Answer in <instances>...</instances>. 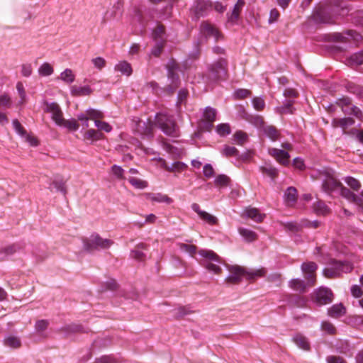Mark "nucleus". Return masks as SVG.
Wrapping results in <instances>:
<instances>
[{
    "instance_id": "nucleus-1",
    "label": "nucleus",
    "mask_w": 363,
    "mask_h": 363,
    "mask_svg": "<svg viewBox=\"0 0 363 363\" xmlns=\"http://www.w3.org/2000/svg\"><path fill=\"white\" fill-rule=\"evenodd\" d=\"M230 274L226 280L229 283L236 284L240 282L243 277L248 279H254L256 277H261L264 274V269H257L250 272H247L244 268L239 266H232L228 268Z\"/></svg>"
},
{
    "instance_id": "nucleus-2",
    "label": "nucleus",
    "mask_w": 363,
    "mask_h": 363,
    "mask_svg": "<svg viewBox=\"0 0 363 363\" xmlns=\"http://www.w3.org/2000/svg\"><path fill=\"white\" fill-rule=\"evenodd\" d=\"M156 123L167 135L174 138L179 136V128L172 116L164 113H158L156 115Z\"/></svg>"
},
{
    "instance_id": "nucleus-3",
    "label": "nucleus",
    "mask_w": 363,
    "mask_h": 363,
    "mask_svg": "<svg viewBox=\"0 0 363 363\" xmlns=\"http://www.w3.org/2000/svg\"><path fill=\"white\" fill-rule=\"evenodd\" d=\"M352 269L353 266L349 262H340L331 259L329 266L323 269V274L327 278H335L342 273L350 272Z\"/></svg>"
},
{
    "instance_id": "nucleus-4",
    "label": "nucleus",
    "mask_w": 363,
    "mask_h": 363,
    "mask_svg": "<svg viewBox=\"0 0 363 363\" xmlns=\"http://www.w3.org/2000/svg\"><path fill=\"white\" fill-rule=\"evenodd\" d=\"M113 244V241L103 238L97 233H93L84 242V249L91 252L95 250H104L109 248Z\"/></svg>"
},
{
    "instance_id": "nucleus-5",
    "label": "nucleus",
    "mask_w": 363,
    "mask_h": 363,
    "mask_svg": "<svg viewBox=\"0 0 363 363\" xmlns=\"http://www.w3.org/2000/svg\"><path fill=\"white\" fill-rule=\"evenodd\" d=\"M199 255L205 259L203 265L210 272L215 274H219L221 272V268L212 262L220 263L218 256L212 250H201L199 251Z\"/></svg>"
},
{
    "instance_id": "nucleus-6",
    "label": "nucleus",
    "mask_w": 363,
    "mask_h": 363,
    "mask_svg": "<svg viewBox=\"0 0 363 363\" xmlns=\"http://www.w3.org/2000/svg\"><path fill=\"white\" fill-rule=\"evenodd\" d=\"M313 300L319 306L326 305L333 301V294L330 289L321 286L314 291Z\"/></svg>"
},
{
    "instance_id": "nucleus-7",
    "label": "nucleus",
    "mask_w": 363,
    "mask_h": 363,
    "mask_svg": "<svg viewBox=\"0 0 363 363\" xmlns=\"http://www.w3.org/2000/svg\"><path fill=\"white\" fill-rule=\"evenodd\" d=\"M301 268L307 279L308 286H313L315 284V272L318 265L313 262H308L303 263Z\"/></svg>"
},
{
    "instance_id": "nucleus-8",
    "label": "nucleus",
    "mask_w": 363,
    "mask_h": 363,
    "mask_svg": "<svg viewBox=\"0 0 363 363\" xmlns=\"http://www.w3.org/2000/svg\"><path fill=\"white\" fill-rule=\"evenodd\" d=\"M332 39L336 42L347 43L351 40L354 43H359L362 40V36L354 30H348L345 33H335L331 36Z\"/></svg>"
},
{
    "instance_id": "nucleus-9",
    "label": "nucleus",
    "mask_w": 363,
    "mask_h": 363,
    "mask_svg": "<svg viewBox=\"0 0 363 363\" xmlns=\"http://www.w3.org/2000/svg\"><path fill=\"white\" fill-rule=\"evenodd\" d=\"M166 67L167 69L168 78L171 81L169 88L170 90L173 91L178 86L179 84V76L176 72L179 69V66L174 60H170Z\"/></svg>"
},
{
    "instance_id": "nucleus-10",
    "label": "nucleus",
    "mask_w": 363,
    "mask_h": 363,
    "mask_svg": "<svg viewBox=\"0 0 363 363\" xmlns=\"http://www.w3.org/2000/svg\"><path fill=\"white\" fill-rule=\"evenodd\" d=\"M200 32L206 38H213L216 41L223 37L218 29L208 22H203L201 24Z\"/></svg>"
},
{
    "instance_id": "nucleus-11",
    "label": "nucleus",
    "mask_w": 363,
    "mask_h": 363,
    "mask_svg": "<svg viewBox=\"0 0 363 363\" xmlns=\"http://www.w3.org/2000/svg\"><path fill=\"white\" fill-rule=\"evenodd\" d=\"M226 61L223 59H219L213 63L210 68L212 77L216 79H223L226 74Z\"/></svg>"
},
{
    "instance_id": "nucleus-12",
    "label": "nucleus",
    "mask_w": 363,
    "mask_h": 363,
    "mask_svg": "<svg viewBox=\"0 0 363 363\" xmlns=\"http://www.w3.org/2000/svg\"><path fill=\"white\" fill-rule=\"evenodd\" d=\"M45 111L51 114V118L56 125H58L62 123V120L64 118L63 113L60 106L57 103L46 102Z\"/></svg>"
},
{
    "instance_id": "nucleus-13",
    "label": "nucleus",
    "mask_w": 363,
    "mask_h": 363,
    "mask_svg": "<svg viewBox=\"0 0 363 363\" xmlns=\"http://www.w3.org/2000/svg\"><path fill=\"white\" fill-rule=\"evenodd\" d=\"M212 4L208 1L199 0L196 1L192 10L195 15V18L204 16L211 10Z\"/></svg>"
},
{
    "instance_id": "nucleus-14",
    "label": "nucleus",
    "mask_w": 363,
    "mask_h": 363,
    "mask_svg": "<svg viewBox=\"0 0 363 363\" xmlns=\"http://www.w3.org/2000/svg\"><path fill=\"white\" fill-rule=\"evenodd\" d=\"M341 195L349 201L356 203L363 211V191L359 196H357L352 193L350 189L342 186H340Z\"/></svg>"
},
{
    "instance_id": "nucleus-15",
    "label": "nucleus",
    "mask_w": 363,
    "mask_h": 363,
    "mask_svg": "<svg viewBox=\"0 0 363 363\" xmlns=\"http://www.w3.org/2000/svg\"><path fill=\"white\" fill-rule=\"evenodd\" d=\"M216 110L212 107H206L203 113V118L206 121L203 123V125L201 127L202 129L206 131H210L213 128V123L216 121Z\"/></svg>"
},
{
    "instance_id": "nucleus-16",
    "label": "nucleus",
    "mask_w": 363,
    "mask_h": 363,
    "mask_svg": "<svg viewBox=\"0 0 363 363\" xmlns=\"http://www.w3.org/2000/svg\"><path fill=\"white\" fill-rule=\"evenodd\" d=\"M268 153L279 164L284 166L289 164L290 155L286 151L272 147L268 150Z\"/></svg>"
},
{
    "instance_id": "nucleus-17",
    "label": "nucleus",
    "mask_w": 363,
    "mask_h": 363,
    "mask_svg": "<svg viewBox=\"0 0 363 363\" xmlns=\"http://www.w3.org/2000/svg\"><path fill=\"white\" fill-rule=\"evenodd\" d=\"M262 132L265 137L268 138L272 142H275L281 138L280 130L272 125H266L263 127Z\"/></svg>"
},
{
    "instance_id": "nucleus-18",
    "label": "nucleus",
    "mask_w": 363,
    "mask_h": 363,
    "mask_svg": "<svg viewBox=\"0 0 363 363\" xmlns=\"http://www.w3.org/2000/svg\"><path fill=\"white\" fill-rule=\"evenodd\" d=\"M354 123V119L352 118H333L332 121V126L335 128H340L342 129L343 132H345V130L352 126Z\"/></svg>"
},
{
    "instance_id": "nucleus-19",
    "label": "nucleus",
    "mask_w": 363,
    "mask_h": 363,
    "mask_svg": "<svg viewBox=\"0 0 363 363\" xmlns=\"http://www.w3.org/2000/svg\"><path fill=\"white\" fill-rule=\"evenodd\" d=\"M145 198L152 202L166 203L170 204L173 200L165 194L161 193H146Z\"/></svg>"
},
{
    "instance_id": "nucleus-20",
    "label": "nucleus",
    "mask_w": 363,
    "mask_h": 363,
    "mask_svg": "<svg viewBox=\"0 0 363 363\" xmlns=\"http://www.w3.org/2000/svg\"><path fill=\"white\" fill-rule=\"evenodd\" d=\"M346 313V308L342 303L333 305L328 308V315L333 318H337Z\"/></svg>"
},
{
    "instance_id": "nucleus-21",
    "label": "nucleus",
    "mask_w": 363,
    "mask_h": 363,
    "mask_svg": "<svg viewBox=\"0 0 363 363\" xmlns=\"http://www.w3.org/2000/svg\"><path fill=\"white\" fill-rule=\"evenodd\" d=\"M345 64L350 67L363 65V50L347 57L345 59Z\"/></svg>"
},
{
    "instance_id": "nucleus-22",
    "label": "nucleus",
    "mask_w": 363,
    "mask_h": 363,
    "mask_svg": "<svg viewBox=\"0 0 363 363\" xmlns=\"http://www.w3.org/2000/svg\"><path fill=\"white\" fill-rule=\"evenodd\" d=\"M341 183L333 177L327 178L323 183V189L326 193H331L335 189H339Z\"/></svg>"
},
{
    "instance_id": "nucleus-23",
    "label": "nucleus",
    "mask_w": 363,
    "mask_h": 363,
    "mask_svg": "<svg viewBox=\"0 0 363 363\" xmlns=\"http://www.w3.org/2000/svg\"><path fill=\"white\" fill-rule=\"evenodd\" d=\"M284 199L287 206L294 205L297 200V191L296 188L292 186L287 188L284 193Z\"/></svg>"
},
{
    "instance_id": "nucleus-24",
    "label": "nucleus",
    "mask_w": 363,
    "mask_h": 363,
    "mask_svg": "<svg viewBox=\"0 0 363 363\" xmlns=\"http://www.w3.org/2000/svg\"><path fill=\"white\" fill-rule=\"evenodd\" d=\"M244 5V0H238L237 3L233 7L232 13L230 15L228 16V20L229 22L234 23L238 19L240 11L242 10Z\"/></svg>"
},
{
    "instance_id": "nucleus-25",
    "label": "nucleus",
    "mask_w": 363,
    "mask_h": 363,
    "mask_svg": "<svg viewBox=\"0 0 363 363\" xmlns=\"http://www.w3.org/2000/svg\"><path fill=\"white\" fill-rule=\"evenodd\" d=\"M245 212L247 217L251 218L257 223L262 222L266 216L265 214L260 213L259 211L255 208H246Z\"/></svg>"
},
{
    "instance_id": "nucleus-26",
    "label": "nucleus",
    "mask_w": 363,
    "mask_h": 363,
    "mask_svg": "<svg viewBox=\"0 0 363 363\" xmlns=\"http://www.w3.org/2000/svg\"><path fill=\"white\" fill-rule=\"evenodd\" d=\"M92 89L89 86H72L71 87V94L74 96H87L91 94Z\"/></svg>"
},
{
    "instance_id": "nucleus-27",
    "label": "nucleus",
    "mask_w": 363,
    "mask_h": 363,
    "mask_svg": "<svg viewBox=\"0 0 363 363\" xmlns=\"http://www.w3.org/2000/svg\"><path fill=\"white\" fill-rule=\"evenodd\" d=\"M115 70L117 72H120L122 74L130 76L133 69L130 63L126 61H120L115 65Z\"/></svg>"
},
{
    "instance_id": "nucleus-28",
    "label": "nucleus",
    "mask_w": 363,
    "mask_h": 363,
    "mask_svg": "<svg viewBox=\"0 0 363 363\" xmlns=\"http://www.w3.org/2000/svg\"><path fill=\"white\" fill-rule=\"evenodd\" d=\"M307 285L308 284H306V283L300 279H292L289 282L290 288L300 293H303L306 291Z\"/></svg>"
},
{
    "instance_id": "nucleus-29",
    "label": "nucleus",
    "mask_w": 363,
    "mask_h": 363,
    "mask_svg": "<svg viewBox=\"0 0 363 363\" xmlns=\"http://www.w3.org/2000/svg\"><path fill=\"white\" fill-rule=\"evenodd\" d=\"M238 232L246 242H253L257 238V233L252 230L245 228H240L238 229Z\"/></svg>"
},
{
    "instance_id": "nucleus-30",
    "label": "nucleus",
    "mask_w": 363,
    "mask_h": 363,
    "mask_svg": "<svg viewBox=\"0 0 363 363\" xmlns=\"http://www.w3.org/2000/svg\"><path fill=\"white\" fill-rule=\"evenodd\" d=\"M293 340L295 344L300 348L304 350H308L310 349V344L307 338L301 334H297L293 337Z\"/></svg>"
},
{
    "instance_id": "nucleus-31",
    "label": "nucleus",
    "mask_w": 363,
    "mask_h": 363,
    "mask_svg": "<svg viewBox=\"0 0 363 363\" xmlns=\"http://www.w3.org/2000/svg\"><path fill=\"white\" fill-rule=\"evenodd\" d=\"M4 344L6 347H11L12 349H16L21 346V341L18 337L9 335L5 337L4 340Z\"/></svg>"
},
{
    "instance_id": "nucleus-32",
    "label": "nucleus",
    "mask_w": 363,
    "mask_h": 363,
    "mask_svg": "<svg viewBox=\"0 0 363 363\" xmlns=\"http://www.w3.org/2000/svg\"><path fill=\"white\" fill-rule=\"evenodd\" d=\"M59 79L64 82L65 84H70L74 82L75 75L71 69H65L61 72Z\"/></svg>"
},
{
    "instance_id": "nucleus-33",
    "label": "nucleus",
    "mask_w": 363,
    "mask_h": 363,
    "mask_svg": "<svg viewBox=\"0 0 363 363\" xmlns=\"http://www.w3.org/2000/svg\"><path fill=\"white\" fill-rule=\"evenodd\" d=\"M342 111L347 115H353L358 119H362L363 117V113L362 111L356 106L350 105L347 107L343 108Z\"/></svg>"
},
{
    "instance_id": "nucleus-34",
    "label": "nucleus",
    "mask_w": 363,
    "mask_h": 363,
    "mask_svg": "<svg viewBox=\"0 0 363 363\" xmlns=\"http://www.w3.org/2000/svg\"><path fill=\"white\" fill-rule=\"evenodd\" d=\"M58 125L66 128L70 131H76L79 127V123L75 119L65 120L63 118L62 120V123H60Z\"/></svg>"
},
{
    "instance_id": "nucleus-35",
    "label": "nucleus",
    "mask_w": 363,
    "mask_h": 363,
    "mask_svg": "<svg viewBox=\"0 0 363 363\" xmlns=\"http://www.w3.org/2000/svg\"><path fill=\"white\" fill-rule=\"evenodd\" d=\"M84 138L94 142L102 139L104 135L95 129H89L84 133Z\"/></svg>"
},
{
    "instance_id": "nucleus-36",
    "label": "nucleus",
    "mask_w": 363,
    "mask_h": 363,
    "mask_svg": "<svg viewBox=\"0 0 363 363\" xmlns=\"http://www.w3.org/2000/svg\"><path fill=\"white\" fill-rule=\"evenodd\" d=\"M53 72L52 66L48 62L43 63L38 68V74L42 77L50 76Z\"/></svg>"
},
{
    "instance_id": "nucleus-37",
    "label": "nucleus",
    "mask_w": 363,
    "mask_h": 363,
    "mask_svg": "<svg viewBox=\"0 0 363 363\" xmlns=\"http://www.w3.org/2000/svg\"><path fill=\"white\" fill-rule=\"evenodd\" d=\"M152 38L155 41L162 40L165 42L164 28L162 25H158L152 32Z\"/></svg>"
},
{
    "instance_id": "nucleus-38",
    "label": "nucleus",
    "mask_w": 363,
    "mask_h": 363,
    "mask_svg": "<svg viewBox=\"0 0 363 363\" xmlns=\"http://www.w3.org/2000/svg\"><path fill=\"white\" fill-rule=\"evenodd\" d=\"M86 113L89 117L90 120H93L94 122L96 121H99L104 117L102 111L91 108L86 109Z\"/></svg>"
},
{
    "instance_id": "nucleus-39",
    "label": "nucleus",
    "mask_w": 363,
    "mask_h": 363,
    "mask_svg": "<svg viewBox=\"0 0 363 363\" xmlns=\"http://www.w3.org/2000/svg\"><path fill=\"white\" fill-rule=\"evenodd\" d=\"M187 167V165L182 162H174L169 167H166V169L169 172H182L184 171Z\"/></svg>"
},
{
    "instance_id": "nucleus-40",
    "label": "nucleus",
    "mask_w": 363,
    "mask_h": 363,
    "mask_svg": "<svg viewBox=\"0 0 363 363\" xmlns=\"http://www.w3.org/2000/svg\"><path fill=\"white\" fill-rule=\"evenodd\" d=\"M230 177L225 174H219L214 180L215 185L219 187L228 186L230 184Z\"/></svg>"
},
{
    "instance_id": "nucleus-41",
    "label": "nucleus",
    "mask_w": 363,
    "mask_h": 363,
    "mask_svg": "<svg viewBox=\"0 0 363 363\" xmlns=\"http://www.w3.org/2000/svg\"><path fill=\"white\" fill-rule=\"evenodd\" d=\"M313 208L315 213L318 215H326L329 213L330 208L323 201H318L314 203Z\"/></svg>"
},
{
    "instance_id": "nucleus-42",
    "label": "nucleus",
    "mask_w": 363,
    "mask_h": 363,
    "mask_svg": "<svg viewBox=\"0 0 363 363\" xmlns=\"http://www.w3.org/2000/svg\"><path fill=\"white\" fill-rule=\"evenodd\" d=\"M12 106V99L9 94L3 93L0 94V108H10Z\"/></svg>"
},
{
    "instance_id": "nucleus-43",
    "label": "nucleus",
    "mask_w": 363,
    "mask_h": 363,
    "mask_svg": "<svg viewBox=\"0 0 363 363\" xmlns=\"http://www.w3.org/2000/svg\"><path fill=\"white\" fill-rule=\"evenodd\" d=\"M216 133L220 136L224 137L230 133L231 129L228 123H220L216 128Z\"/></svg>"
},
{
    "instance_id": "nucleus-44",
    "label": "nucleus",
    "mask_w": 363,
    "mask_h": 363,
    "mask_svg": "<svg viewBox=\"0 0 363 363\" xmlns=\"http://www.w3.org/2000/svg\"><path fill=\"white\" fill-rule=\"evenodd\" d=\"M128 182L133 186L138 189H143L147 186V182L146 181L135 177L128 178Z\"/></svg>"
},
{
    "instance_id": "nucleus-45",
    "label": "nucleus",
    "mask_w": 363,
    "mask_h": 363,
    "mask_svg": "<svg viewBox=\"0 0 363 363\" xmlns=\"http://www.w3.org/2000/svg\"><path fill=\"white\" fill-rule=\"evenodd\" d=\"M260 169L262 173L266 174L267 175L270 177L272 179H275L278 175L277 169L271 165H266L264 167H261Z\"/></svg>"
},
{
    "instance_id": "nucleus-46",
    "label": "nucleus",
    "mask_w": 363,
    "mask_h": 363,
    "mask_svg": "<svg viewBox=\"0 0 363 363\" xmlns=\"http://www.w3.org/2000/svg\"><path fill=\"white\" fill-rule=\"evenodd\" d=\"M50 189H55L56 191H60L64 195L66 194V187L65 182L62 180H55L52 182L50 186Z\"/></svg>"
},
{
    "instance_id": "nucleus-47",
    "label": "nucleus",
    "mask_w": 363,
    "mask_h": 363,
    "mask_svg": "<svg viewBox=\"0 0 363 363\" xmlns=\"http://www.w3.org/2000/svg\"><path fill=\"white\" fill-rule=\"evenodd\" d=\"M344 181L354 191H358L361 187L360 182L354 177H347L344 179Z\"/></svg>"
},
{
    "instance_id": "nucleus-48",
    "label": "nucleus",
    "mask_w": 363,
    "mask_h": 363,
    "mask_svg": "<svg viewBox=\"0 0 363 363\" xmlns=\"http://www.w3.org/2000/svg\"><path fill=\"white\" fill-rule=\"evenodd\" d=\"M178 246L181 251L185 252L189 254L191 256H193L196 252V247L195 245L185 243H179Z\"/></svg>"
},
{
    "instance_id": "nucleus-49",
    "label": "nucleus",
    "mask_w": 363,
    "mask_h": 363,
    "mask_svg": "<svg viewBox=\"0 0 363 363\" xmlns=\"http://www.w3.org/2000/svg\"><path fill=\"white\" fill-rule=\"evenodd\" d=\"M16 89L21 98L20 101L18 103V105H22L25 103L26 98V91L22 82H18L16 84Z\"/></svg>"
},
{
    "instance_id": "nucleus-50",
    "label": "nucleus",
    "mask_w": 363,
    "mask_h": 363,
    "mask_svg": "<svg viewBox=\"0 0 363 363\" xmlns=\"http://www.w3.org/2000/svg\"><path fill=\"white\" fill-rule=\"evenodd\" d=\"M238 153V150L233 146L225 145L222 150V154L225 157H236Z\"/></svg>"
},
{
    "instance_id": "nucleus-51",
    "label": "nucleus",
    "mask_w": 363,
    "mask_h": 363,
    "mask_svg": "<svg viewBox=\"0 0 363 363\" xmlns=\"http://www.w3.org/2000/svg\"><path fill=\"white\" fill-rule=\"evenodd\" d=\"M250 123L261 131L263 129V127L266 125L263 118L260 116H252L250 119Z\"/></svg>"
},
{
    "instance_id": "nucleus-52",
    "label": "nucleus",
    "mask_w": 363,
    "mask_h": 363,
    "mask_svg": "<svg viewBox=\"0 0 363 363\" xmlns=\"http://www.w3.org/2000/svg\"><path fill=\"white\" fill-rule=\"evenodd\" d=\"M293 101H287L282 106L279 108V113H293Z\"/></svg>"
},
{
    "instance_id": "nucleus-53",
    "label": "nucleus",
    "mask_w": 363,
    "mask_h": 363,
    "mask_svg": "<svg viewBox=\"0 0 363 363\" xmlns=\"http://www.w3.org/2000/svg\"><path fill=\"white\" fill-rule=\"evenodd\" d=\"M253 107L257 111H262L265 106V102L262 97H255L252 100Z\"/></svg>"
},
{
    "instance_id": "nucleus-54",
    "label": "nucleus",
    "mask_w": 363,
    "mask_h": 363,
    "mask_svg": "<svg viewBox=\"0 0 363 363\" xmlns=\"http://www.w3.org/2000/svg\"><path fill=\"white\" fill-rule=\"evenodd\" d=\"M95 126L100 130H104L106 133H110L112 130L111 125L107 122L101 120L95 121Z\"/></svg>"
},
{
    "instance_id": "nucleus-55",
    "label": "nucleus",
    "mask_w": 363,
    "mask_h": 363,
    "mask_svg": "<svg viewBox=\"0 0 363 363\" xmlns=\"http://www.w3.org/2000/svg\"><path fill=\"white\" fill-rule=\"evenodd\" d=\"M321 329L330 335L335 334L336 331L335 326L329 321H323L321 323Z\"/></svg>"
},
{
    "instance_id": "nucleus-56",
    "label": "nucleus",
    "mask_w": 363,
    "mask_h": 363,
    "mask_svg": "<svg viewBox=\"0 0 363 363\" xmlns=\"http://www.w3.org/2000/svg\"><path fill=\"white\" fill-rule=\"evenodd\" d=\"M13 127L15 130V131L20 135L21 136H26V131L23 128V127L21 125L20 122L17 119H13L12 121Z\"/></svg>"
},
{
    "instance_id": "nucleus-57",
    "label": "nucleus",
    "mask_w": 363,
    "mask_h": 363,
    "mask_svg": "<svg viewBox=\"0 0 363 363\" xmlns=\"http://www.w3.org/2000/svg\"><path fill=\"white\" fill-rule=\"evenodd\" d=\"M291 302L297 307L303 308L306 306L307 301L302 296H295Z\"/></svg>"
},
{
    "instance_id": "nucleus-58",
    "label": "nucleus",
    "mask_w": 363,
    "mask_h": 363,
    "mask_svg": "<svg viewBox=\"0 0 363 363\" xmlns=\"http://www.w3.org/2000/svg\"><path fill=\"white\" fill-rule=\"evenodd\" d=\"M199 217L204 221L211 225L215 224L217 221V218L215 216L208 213L204 211L201 213Z\"/></svg>"
},
{
    "instance_id": "nucleus-59",
    "label": "nucleus",
    "mask_w": 363,
    "mask_h": 363,
    "mask_svg": "<svg viewBox=\"0 0 363 363\" xmlns=\"http://www.w3.org/2000/svg\"><path fill=\"white\" fill-rule=\"evenodd\" d=\"M233 137L239 145H242L247 139V135L242 131H237Z\"/></svg>"
},
{
    "instance_id": "nucleus-60",
    "label": "nucleus",
    "mask_w": 363,
    "mask_h": 363,
    "mask_svg": "<svg viewBox=\"0 0 363 363\" xmlns=\"http://www.w3.org/2000/svg\"><path fill=\"white\" fill-rule=\"evenodd\" d=\"M164 44V42H163L162 40L155 41V45L152 50V54L155 57L159 56L162 52Z\"/></svg>"
},
{
    "instance_id": "nucleus-61",
    "label": "nucleus",
    "mask_w": 363,
    "mask_h": 363,
    "mask_svg": "<svg viewBox=\"0 0 363 363\" xmlns=\"http://www.w3.org/2000/svg\"><path fill=\"white\" fill-rule=\"evenodd\" d=\"M48 326V321L45 320H40L35 323V328L38 333H41L47 329Z\"/></svg>"
},
{
    "instance_id": "nucleus-62",
    "label": "nucleus",
    "mask_w": 363,
    "mask_h": 363,
    "mask_svg": "<svg viewBox=\"0 0 363 363\" xmlns=\"http://www.w3.org/2000/svg\"><path fill=\"white\" fill-rule=\"evenodd\" d=\"M111 172H112L113 174L116 178H118V179L123 178L124 170L121 167L114 164L111 167Z\"/></svg>"
},
{
    "instance_id": "nucleus-63",
    "label": "nucleus",
    "mask_w": 363,
    "mask_h": 363,
    "mask_svg": "<svg viewBox=\"0 0 363 363\" xmlns=\"http://www.w3.org/2000/svg\"><path fill=\"white\" fill-rule=\"evenodd\" d=\"M116 360L111 355H104L96 359L95 363H115Z\"/></svg>"
},
{
    "instance_id": "nucleus-64",
    "label": "nucleus",
    "mask_w": 363,
    "mask_h": 363,
    "mask_svg": "<svg viewBox=\"0 0 363 363\" xmlns=\"http://www.w3.org/2000/svg\"><path fill=\"white\" fill-rule=\"evenodd\" d=\"M327 363H347L346 361L339 356H328L326 358Z\"/></svg>"
}]
</instances>
